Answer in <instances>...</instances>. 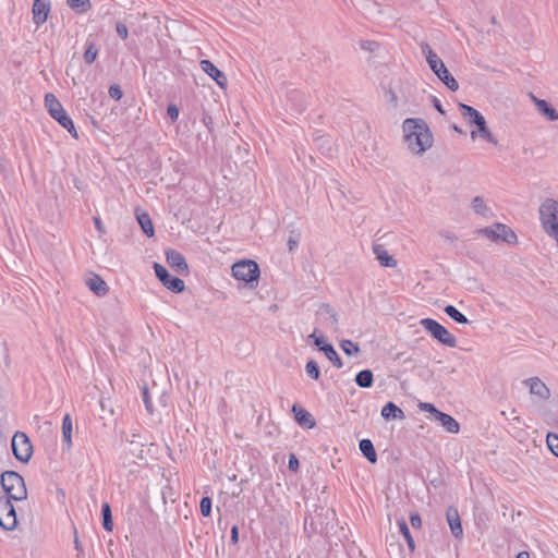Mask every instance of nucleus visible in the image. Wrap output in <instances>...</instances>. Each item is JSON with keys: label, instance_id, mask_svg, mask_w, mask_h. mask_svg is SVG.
I'll use <instances>...</instances> for the list:
<instances>
[{"label": "nucleus", "instance_id": "nucleus-1", "mask_svg": "<svg viewBox=\"0 0 558 558\" xmlns=\"http://www.w3.org/2000/svg\"><path fill=\"white\" fill-rule=\"evenodd\" d=\"M404 142L414 155H422L428 150L434 142L427 123L420 118H408L402 123Z\"/></svg>", "mask_w": 558, "mask_h": 558}, {"label": "nucleus", "instance_id": "nucleus-2", "mask_svg": "<svg viewBox=\"0 0 558 558\" xmlns=\"http://www.w3.org/2000/svg\"><path fill=\"white\" fill-rule=\"evenodd\" d=\"M422 53L424 54L430 70L452 92L458 90L459 84L452 74L448 71L442 60L434 52L427 43L421 44Z\"/></svg>", "mask_w": 558, "mask_h": 558}, {"label": "nucleus", "instance_id": "nucleus-3", "mask_svg": "<svg viewBox=\"0 0 558 558\" xmlns=\"http://www.w3.org/2000/svg\"><path fill=\"white\" fill-rule=\"evenodd\" d=\"M538 215L544 232L551 239L558 236V201L545 198L538 207Z\"/></svg>", "mask_w": 558, "mask_h": 558}, {"label": "nucleus", "instance_id": "nucleus-4", "mask_svg": "<svg viewBox=\"0 0 558 558\" xmlns=\"http://www.w3.org/2000/svg\"><path fill=\"white\" fill-rule=\"evenodd\" d=\"M1 486L7 494L5 498L22 501L27 498V489L24 478L14 471H5L1 474Z\"/></svg>", "mask_w": 558, "mask_h": 558}, {"label": "nucleus", "instance_id": "nucleus-5", "mask_svg": "<svg viewBox=\"0 0 558 558\" xmlns=\"http://www.w3.org/2000/svg\"><path fill=\"white\" fill-rule=\"evenodd\" d=\"M45 107L49 114L57 120L61 126L66 129L73 137L77 138L78 135L72 119L68 116L63 106L52 93L45 95Z\"/></svg>", "mask_w": 558, "mask_h": 558}, {"label": "nucleus", "instance_id": "nucleus-6", "mask_svg": "<svg viewBox=\"0 0 558 558\" xmlns=\"http://www.w3.org/2000/svg\"><path fill=\"white\" fill-rule=\"evenodd\" d=\"M420 324L425 330H427L435 339H437L444 345H447L449 348L457 347L456 337L435 319L423 318L421 319Z\"/></svg>", "mask_w": 558, "mask_h": 558}, {"label": "nucleus", "instance_id": "nucleus-7", "mask_svg": "<svg viewBox=\"0 0 558 558\" xmlns=\"http://www.w3.org/2000/svg\"><path fill=\"white\" fill-rule=\"evenodd\" d=\"M231 270L232 276L236 280L244 281L247 284L257 282L260 274L257 263L252 259H244L233 264Z\"/></svg>", "mask_w": 558, "mask_h": 558}, {"label": "nucleus", "instance_id": "nucleus-8", "mask_svg": "<svg viewBox=\"0 0 558 558\" xmlns=\"http://www.w3.org/2000/svg\"><path fill=\"white\" fill-rule=\"evenodd\" d=\"M12 451L21 462H28L33 454V445L23 432H16L12 438Z\"/></svg>", "mask_w": 558, "mask_h": 558}, {"label": "nucleus", "instance_id": "nucleus-9", "mask_svg": "<svg viewBox=\"0 0 558 558\" xmlns=\"http://www.w3.org/2000/svg\"><path fill=\"white\" fill-rule=\"evenodd\" d=\"M17 525L16 512L10 498H0V526L13 531Z\"/></svg>", "mask_w": 558, "mask_h": 558}, {"label": "nucleus", "instance_id": "nucleus-10", "mask_svg": "<svg viewBox=\"0 0 558 558\" xmlns=\"http://www.w3.org/2000/svg\"><path fill=\"white\" fill-rule=\"evenodd\" d=\"M485 236L492 241H505L507 243H514L517 241L515 233L506 225L496 223L494 227H487L480 230Z\"/></svg>", "mask_w": 558, "mask_h": 558}, {"label": "nucleus", "instance_id": "nucleus-11", "mask_svg": "<svg viewBox=\"0 0 558 558\" xmlns=\"http://www.w3.org/2000/svg\"><path fill=\"white\" fill-rule=\"evenodd\" d=\"M154 270L156 277L162 282V284L171 290L172 292L180 293L184 291L185 284L184 281L178 277H171L168 274V270L160 264H154Z\"/></svg>", "mask_w": 558, "mask_h": 558}, {"label": "nucleus", "instance_id": "nucleus-12", "mask_svg": "<svg viewBox=\"0 0 558 558\" xmlns=\"http://www.w3.org/2000/svg\"><path fill=\"white\" fill-rule=\"evenodd\" d=\"M51 10V2L50 0H34L33 8H32V14H33V21L36 25L44 24Z\"/></svg>", "mask_w": 558, "mask_h": 558}, {"label": "nucleus", "instance_id": "nucleus-13", "mask_svg": "<svg viewBox=\"0 0 558 558\" xmlns=\"http://www.w3.org/2000/svg\"><path fill=\"white\" fill-rule=\"evenodd\" d=\"M530 98L534 102L539 114L544 116L548 121L558 120V111L551 107L549 102L544 99L537 98L534 94L530 93Z\"/></svg>", "mask_w": 558, "mask_h": 558}, {"label": "nucleus", "instance_id": "nucleus-14", "mask_svg": "<svg viewBox=\"0 0 558 558\" xmlns=\"http://www.w3.org/2000/svg\"><path fill=\"white\" fill-rule=\"evenodd\" d=\"M202 70L209 75L221 88H225L227 85V76L220 71L211 61L202 60L201 61Z\"/></svg>", "mask_w": 558, "mask_h": 558}, {"label": "nucleus", "instance_id": "nucleus-15", "mask_svg": "<svg viewBox=\"0 0 558 558\" xmlns=\"http://www.w3.org/2000/svg\"><path fill=\"white\" fill-rule=\"evenodd\" d=\"M167 263L179 274H187L189 266L184 256L175 251L169 250L166 252Z\"/></svg>", "mask_w": 558, "mask_h": 558}, {"label": "nucleus", "instance_id": "nucleus-16", "mask_svg": "<svg viewBox=\"0 0 558 558\" xmlns=\"http://www.w3.org/2000/svg\"><path fill=\"white\" fill-rule=\"evenodd\" d=\"M474 124L477 126V129L473 130L471 132L472 140H475L476 137H481L482 140H484V141H486L488 143L497 145V140L494 137L492 132L488 130L484 117L483 118H478L476 116V121H475Z\"/></svg>", "mask_w": 558, "mask_h": 558}, {"label": "nucleus", "instance_id": "nucleus-17", "mask_svg": "<svg viewBox=\"0 0 558 558\" xmlns=\"http://www.w3.org/2000/svg\"><path fill=\"white\" fill-rule=\"evenodd\" d=\"M526 386L529 387L530 393L539 398L541 400H546L549 398L550 392L547 386L537 377L530 378L525 380Z\"/></svg>", "mask_w": 558, "mask_h": 558}, {"label": "nucleus", "instance_id": "nucleus-18", "mask_svg": "<svg viewBox=\"0 0 558 558\" xmlns=\"http://www.w3.org/2000/svg\"><path fill=\"white\" fill-rule=\"evenodd\" d=\"M292 412L294 414L295 421L301 426H304L307 428H313L315 426V424H316L315 420H314L313 415L307 410L294 404L292 407Z\"/></svg>", "mask_w": 558, "mask_h": 558}, {"label": "nucleus", "instance_id": "nucleus-19", "mask_svg": "<svg viewBox=\"0 0 558 558\" xmlns=\"http://www.w3.org/2000/svg\"><path fill=\"white\" fill-rule=\"evenodd\" d=\"M446 517H447V521L450 526L451 533L456 537L461 536L463 533V530H462L461 520H460V515H459L457 508L449 507L447 509Z\"/></svg>", "mask_w": 558, "mask_h": 558}, {"label": "nucleus", "instance_id": "nucleus-20", "mask_svg": "<svg viewBox=\"0 0 558 558\" xmlns=\"http://www.w3.org/2000/svg\"><path fill=\"white\" fill-rule=\"evenodd\" d=\"M86 286L97 296H105L108 293V286L106 281L98 275H92L87 278Z\"/></svg>", "mask_w": 558, "mask_h": 558}, {"label": "nucleus", "instance_id": "nucleus-21", "mask_svg": "<svg viewBox=\"0 0 558 558\" xmlns=\"http://www.w3.org/2000/svg\"><path fill=\"white\" fill-rule=\"evenodd\" d=\"M72 433H73V422L71 415L68 413L64 415L62 420V440L64 445V449L70 450L72 448Z\"/></svg>", "mask_w": 558, "mask_h": 558}, {"label": "nucleus", "instance_id": "nucleus-22", "mask_svg": "<svg viewBox=\"0 0 558 558\" xmlns=\"http://www.w3.org/2000/svg\"><path fill=\"white\" fill-rule=\"evenodd\" d=\"M373 252L381 266L396 267L397 260L391 255L388 254L387 250L383 245L375 244L373 246Z\"/></svg>", "mask_w": 558, "mask_h": 558}, {"label": "nucleus", "instance_id": "nucleus-23", "mask_svg": "<svg viewBox=\"0 0 558 558\" xmlns=\"http://www.w3.org/2000/svg\"><path fill=\"white\" fill-rule=\"evenodd\" d=\"M441 426L449 433L457 434L460 429L459 423L451 415L440 412L435 416Z\"/></svg>", "mask_w": 558, "mask_h": 558}, {"label": "nucleus", "instance_id": "nucleus-24", "mask_svg": "<svg viewBox=\"0 0 558 558\" xmlns=\"http://www.w3.org/2000/svg\"><path fill=\"white\" fill-rule=\"evenodd\" d=\"M135 215H136V219L141 226L143 232L147 236H153L155 233V230H154V226H153L149 215L146 211H143L140 209L135 210Z\"/></svg>", "mask_w": 558, "mask_h": 558}, {"label": "nucleus", "instance_id": "nucleus-25", "mask_svg": "<svg viewBox=\"0 0 558 558\" xmlns=\"http://www.w3.org/2000/svg\"><path fill=\"white\" fill-rule=\"evenodd\" d=\"M381 416L387 421L396 420V418L403 420L404 413L393 402H388L381 409Z\"/></svg>", "mask_w": 558, "mask_h": 558}, {"label": "nucleus", "instance_id": "nucleus-26", "mask_svg": "<svg viewBox=\"0 0 558 558\" xmlns=\"http://www.w3.org/2000/svg\"><path fill=\"white\" fill-rule=\"evenodd\" d=\"M360 450L363 456L371 462L375 463L377 461V454L374 448L373 442L369 439H362L359 444Z\"/></svg>", "mask_w": 558, "mask_h": 558}, {"label": "nucleus", "instance_id": "nucleus-27", "mask_svg": "<svg viewBox=\"0 0 558 558\" xmlns=\"http://www.w3.org/2000/svg\"><path fill=\"white\" fill-rule=\"evenodd\" d=\"M317 313L320 317L328 320L332 327H336L338 323V315L329 304H322Z\"/></svg>", "mask_w": 558, "mask_h": 558}, {"label": "nucleus", "instance_id": "nucleus-28", "mask_svg": "<svg viewBox=\"0 0 558 558\" xmlns=\"http://www.w3.org/2000/svg\"><path fill=\"white\" fill-rule=\"evenodd\" d=\"M320 351L324 352L326 357L336 366L337 368H341L343 366L340 356L331 344H324L320 347Z\"/></svg>", "mask_w": 558, "mask_h": 558}, {"label": "nucleus", "instance_id": "nucleus-29", "mask_svg": "<svg viewBox=\"0 0 558 558\" xmlns=\"http://www.w3.org/2000/svg\"><path fill=\"white\" fill-rule=\"evenodd\" d=\"M374 381L373 373L369 369H363L359 372L355 376V383L361 388H369L372 387Z\"/></svg>", "mask_w": 558, "mask_h": 558}, {"label": "nucleus", "instance_id": "nucleus-30", "mask_svg": "<svg viewBox=\"0 0 558 558\" xmlns=\"http://www.w3.org/2000/svg\"><path fill=\"white\" fill-rule=\"evenodd\" d=\"M102 514V526L106 531L111 532L113 529L111 508L108 502H104L101 506Z\"/></svg>", "mask_w": 558, "mask_h": 558}, {"label": "nucleus", "instance_id": "nucleus-31", "mask_svg": "<svg viewBox=\"0 0 558 558\" xmlns=\"http://www.w3.org/2000/svg\"><path fill=\"white\" fill-rule=\"evenodd\" d=\"M459 107H460V110H461V114L464 119H468L470 121V123H475L476 121V116L478 118H483V116L481 114L480 111H477L476 109H474L473 107L471 106H468V105H464V104H459Z\"/></svg>", "mask_w": 558, "mask_h": 558}, {"label": "nucleus", "instance_id": "nucleus-32", "mask_svg": "<svg viewBox=\"0 0 558 558\" xmlns=\"http://www.w3.org/2000/svg\"><path fill=\"white\" fill-rule=\"evenodd\" d=\"M398 526L400 530V533L403 535V537L407 541V544L409 546V549L413 551L415 549V543L413 537L411 536L410 530L408 527V524L404 519L398 520Z\"/></svg>", "mask_w": 558, "mask_h": 558}, {"label": "nucleus", "instance_id": "nucleus-33", "mask_svg": "<svg viewBox=\"0 0 558 558\" xmlns=\"http://www.w3.org/2000/svg\"><path fill=\"white\" fill-rule=\"evenodd\" d=\"M444 311L451 319H453L454 322H457L459 324H468L469 323V319L466 318V316L464 314H462L461 312H459L453 305H447L444 308Z\"/></svg>", "mask_w": 558, "mask_h": 558}, {"label": "nucleus", "instance_id": "nucleus-34", "mask_svg": "<svg viewBox=\"0 0 558 558\" xmlns=\"http://www.w3.org/2000/svg\"><path fill=\"white\" fill-rule=\"evenodd\" d=\"M68 5L77 12L84 13L90 9L89 0H66Z\"/></svg>", "mask_w": 558, "mask_h": 558}, {"label": "nucleus", "instance_id": "nucleus-35", "mask_svg": "<svg viewBox=\"0 0 558 558\" xmlns=\"http://www.w3.org/2000/svg\"><path fill=\"white\" fill-rule=\"evenodd\" d=\"M97 54H98V49H97L95 43H93V41L87 43V48L84 52L85 62L88 64H92L96 60Z\"/></svg>", "mask_w": 558, "mask_h": 558}, {"label": "nucleus", "instance_id": "nucleus-36", "mask_svg": "<svg viewBox=\"0 0 558 558\" xmlns=\"http://www.w3.org/2000/svg\"><path fill=\"white\" fill-rule=\"evenodd\" d=\"M471 205H472L473 210L478 215L485 216L486 213L488 211V208L484 202V198L481 196H475L473 198Z\"/></svg>", "mask_w": 558, "mask_h": 558}, {"label": "nucleus", "instance_id": "nucleus-37", "mask_svg": "<svg viewBox=\"0 0 558 558\" xmlns=\"http://www.w3.org/2000/svg\"><path fill=\"white\" fill-rule=\"evenodd\" d=\"M305 371H306V374L315 380H317L320 376V371H319L318 364L313 360H311L306 363Z\"/></svg>", "mask_w": 558, "mask_h": 558}, {"label": "nucleus", "instance_id": "nucleus-38", "mask_svg": "<svg viewBox=\"0 0 558 558\" xmlns=\"http://www.w3.org/2000/svg\"><path fill=\"white\" fill-rule=\"evenodd\" d=\"M340 347L342 351L348 355L356 354L360 352L359 345L351 340L341 341Z\"/></svg>", "mask_w": 558, "mask_h": 558}, {"label": "nucleus", "instance_id": "nucleus-39", "mask_svg": "<svg viewBox=\"0 0 558 558\" xmlns=\"http://www.w3.org/2000/svg\"><path fill=\"white\" fill-rule=\"evenodd\" d=\"M546 441H547V446L550 449V451L556 457H558V435H556L554 433H548Z\"/></svg>", "mask_w": 558, "mask_h": 558}, {"label": "nucleus", "instance_id": "nucleus-40", "mask_svg": "<svg viewBox=\"0 0 558 558\" xmlns=\"http://www.w3.org/2000/svg\"><path fill=\"white\" fill-rule=\"evenodd\" d=\"M201 513L204 517L210 515L211 512V499L209 497H203L199 502Z\"/></svg>", "mask_w": 558, "mask_h": 558}, {"label": "nucleus", "instance_id": "nucleus-41", "mask_svg": "<svg viewBox=\"0 0 558 558\" xmlns=\"http://www.w3.org/2000/svg\"><path fill=\"white\" fill-rule=\"evenodd\" d=\"M142 395H143V401H144V404H145V408H146L147 412L153 414V411H154L153 410V403H151V400L149 398L148 388L146 386L143 387Z\"/></svg>", "mask_w": 558, "mask_h": 558}, {"label": "nucleus", "instance_id": "nucleus-42", "mask_svg": "<svg viewBox=\"0 0 558 558\" xmlns=\"http://www.w3.org/2000/svg\"><path fill=\"white\" fill-rule=\"evenodd\" d=\"M108 94L114 100H120L123 96L121 87L117 84H113L109 87Z\"/></svg>", "mask_w": 558, "mask_h": 558}, {"label": "nucleus", "instance_id": "nucleus-43", "mask_svg": "<svg viewBox=\"0 0 558 558\" xmlns=\"http://www.w3.org/2000/svg\"><path fill=\"white\" fill-rule=\"evenodd\" d=\"M167 114L169 116L171 121H177L179 118V108L173 104L168 105Z\"/></svg>", "mask_w": 558, "mask_h": 558}, {"label": "nucleus", "instance_id": "nucleus-44", "mask_svg": "<svg viewBox=\"0 0 558 558\" xmlns=\"http://www.w3.org/2000/svg\"><path fill=\"white\" fill-rule=\"evenodd\" d=\"M116 31L118 33V35L122 38V39H126L128 36H129V31H128V27L125 24L123 23H117L116 25Z\"/></svg>", "mask_w": 558, "mask_h": 558}, {"label": "nucleus", "instance_id": "nucleus-45", "mask_svg": "<svg viewBox=\"0 0 558 558\" xmlns=\"http://www.w3.org/2000/svg\"><path fill=\"white\" fill-rule=\"evenodd\" d=\"M410 522L414 529H418L422 525V520L418 513H412L410 515Z\"/></svg>", "mask_w": 558, "mask_h": 558}, {"label": "nucleus", "instance_id": "nucleus-46", "mask_svg": "<svg viewBox=\"0 0 558 558\" xmlns=\"http://www.w3.org/2000/svg\"><path fill=\"white\" fill-rule=\"evenodd\" d=\"M299 235L291 234L288 239L289 251L292 252L299 244Z\"/></svg>", "mask_w": 558, "mask_h": 558}, {"label": "nucleus", "instance_id": "nucleus-47", "mask_svg": "<svg viewBox=\"0 0 558 558\" xmlns=\"http://www.w3.org/2000/svg\"><path fill=\"white\" fill-rule=\"evenodd\" d=\"M421 409L432 413L434 417L439 413V410H437L432 403H422Z\"/></svg>", "mask_w": 558, "mask_h": 558}, {"label": "nucleus", "instance_id": "nucleus-48", "mask_svg": "<svg viewBox=\"0 0 558 558\" xmlns=\"http://www.w3.org/2000/svg\"><path fill=\"white\" fill-rule=\"evenodd\" d=\"M310 338H312L314 340V344L320 350V347H324V344H327L325 342V339L324 337H316L315 332H313L312 335H310Z\"/></svg>", "mask_w": 558, "mask_h": 558}, {"label": "nucleus", "instance_id": "nucleus-49", "mask_svg": "<svg viewBox=\"0 0 558 558\" xmlns=\"http://www.w3.org/2000/svg\"><path fill=\"white\" fill-rule=\"evenodd\" d=\"M94 223H95V228L97 229V231L99 233H105V227L102 225V221L99 217H94Z\"/></svg>", "mask_w": 558, "mask_h": 558}, {"label": "nucleus", "instance_id": "nucleus-50", "mask_svg": "<svg viewBox=\"0 0 558 558\" xmlns=\"http://www.w3.org/2000/svg\"><path fill=\"white\" fill-rule=\"evenodd\" d=\"M298 468H299V460L295 458V456H293V454L290 456L289 469L295 471V470H298Z\"/></svg>", "mask_w": 558, "mask_h": 558}, {"label": "nucleus", "instance_id": "nucleus-51", "mask_svg": "<svg viewBox=\"0 0 558 558\" xmlns=\"http://www.w3.org/2000/svg\"><path fill=\"white\" fill-rule=\"evenodd\" d=\"M231 542L233 544H236L239 542V530L236 525L232 526L231 529Z\"/></svg>", "mask_w": 558, "mask_h": 558}, {"label": "nucleus", "instance_id": "nucleus-52", "mask_svg": "<svg viewBox=\"0 0 558 558\" xmlns=\"http://www.w3.org/2000/svg\"><path fill=\"white\" fill-rule=\"evenodd\" d=\"M433 104H434L435 109H436L439 113L445 114V110H444V108H442V106H441L440 101H439L437 98H434V99H433Z\"/></svg>", "mask_w": 558, "mask_h": 558}, {"label": "nucleus", "instance_id": "nucleus-53", "mask_svg": "<svg viewBox=\"0 0 558 558\" xmlns=\"http://www.w3.org/2000/svg\"><path fill=\"white\" fill-rule=\"evenodd\" d=\"M515 558H530V554L527 551H520L518 553Z\"/></svg>", "mask_w": 558, "mask_h": 558}, {"label": "nucleus", "instance_id": "nucleus-54", "mask_svg": "<svg viewBox=\"0 0 558 558\" xmlns=\"http://www.w3.org/2000/svg\"><path fill=\"white\" fill-rule=\"evenodd\" d=\"M74 545L77 550H82V546L77 537H75Z\"/></svg>", "mask_w": 558, "mask_h": 558}, {"label": "nucleus", "instance_id": "nucleus-55", "mask_svg": "<svg viewBox=\"0 0 558 558\" xmlns=\"http://www.w3.org/2000/svg\"><path fill=\"white\" fill-rule=\"evenodd\" d=\"M203 122L208 125L210 122H211V118L210 117H204L203 118Z\"/></svg>", "mask_w": 558, "mask_h": 558}, {"label": "nucleus", "instance_id": "nucleus-56", "mask_svg": "<svg viewBox=\"0 0 558 558\" xmlns=\"http://www.w3.org/2000/svg\"><path fill=\"white\" fill-rule=\"evenodd\" d=\"M391 99H392V101H396L397 97L395 94H391Z\"/></svg>", "mask_w": 558, "mask_h": 558}, {"label": "nucleus", "instance_id": "nucleus-57", "mask_svg": "<svg viewBox=\"0 0 558 558\" xmlns=\"http://www.w3.org/2000/svg\"><path fill=\"white\" fill-rule=\"evenodd\" d=\"M453 129H454V131H457V132H460V133H461V130H460L458 126H456V125H454V126H453Z\"/></svg>", "mask_w": 558, "mask_h": 558}, {"label": "nucleus", "instance_id": "nucleus-58", "mask_svg": "<svg viewBox=\"0 0 558 558\" xmlns=\"http://www.w3.org/2000/svg\"><path fill=\"white\" fill-rule=\"evenodd\" d=\"M554 240L556 241L557 246H558V235L556 238H554Z\"/></svg>", "mask_w": 558, "mask_h": 558}]
</instances>
